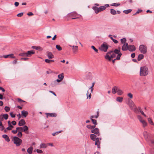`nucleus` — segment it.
<instances>
[{
	"instance_id": "1",
	"label": "nucleus",
	"mask_w": 154,
	"mask_h": 154,
	"mask_svg": "<svg viewBox=\"0 0 154 154\" xmlns=\"http://www.w3.org/2000/svg\"><path fill=\"white\" fill-rule=\"evenodd\" d=\"M119 49H115L113 51H110L107 52L105 57V59L110 61L112 58L116 57V54H117L118 55L116 57V59L118 60H119L120 57L122 55V54L120 52V48L119 47Z\"/></svg>"
},
{
	"instance_id": "2",
	"label": "nucleus",
	"mask_w": 154,
	"mask_h": 154,
	"mask_svg": "<svg viewBox=\"0 0 154 154\" xmlns=\"http://www.w3.org/2000/svg\"><path fill=\"white\" fill-rule=\"evenodd\" d=\"M96 137L97 136L94 134H92L90 135V138L91 139L94 141L95 140V145L97 146L98 148H100V140H101V139H100L98 138H96Z\"/></svg>"
},
{
	"instance_id": "3",
	"label": "nucleus",
	"mask_w": 154,
	"mask_h": 154,
	"mask_svg": "<svg viewBox=\"0 0 154 154\" xmlns=\"http://www.w3.org/2000/svg\"><path fill=\"white\" fill-rule=\"evenodd\" d=\"M149 73L148 68L146 66H143L140 68V75L141 76H146Z\"/></svg>"
},
{
	"instance_id": "4",
	"label": "nucleus",
	"mask_w": 154,
	"mask_h": 154,
	"mask_svg": "<svg viewBox=\"0 0 154 154\" xmlns=\"http://www.w3.org/2000/svg\"><path fill=\"white\" fill-rule=\"evenodd\" d=\"M12 141L15 144L16 146H19L22 143V140L20 139L18 137L14 136L12 139Z\"/></svg>"
},
{
	"instance_id": "5",
	"label": "nucleus",
	"mask_w": 154,
	"mask_h": 154,
	"mask_svg": "<svg viewBox=\"0 0 154 154\" xmlns=\"http://www.w3.org/2000/svg\"><path fill=\"white\" fill-rule=\"evenodd\" d=\"M108 48V46L107 43L103 42L99 47V49L101 51L106 52Z\"/></svg>"
},
{
	"instance_id": "6",
	"label": "nucleus",
	"mask_w": 154,
	"mask_h": 154,
	"mask_svg": "<svg viewBox=\"0 0 154 154\" xmlns=\"http://www.w3.org/2000/svg\"><path fill=\"white\" fill-rule=\"evenodd\" d=\"M147 49L146 46L143 45H140L139 47V51L143 54H145L146 53Z\"/></svg>"
},
{
	"instance_id": "7",
	"label": "nucleus",
	"mask_w": 154,
	"mask_h": 154,
	"mask_svg": "<svg viewBox=\"0 0 154 154\" xmlns=\"http://www.w3.org/2000/svg\"><path fill=\"white\" fill-rule=\"evenodd\" d=\"M128 105L131 109H133L135 107V105L133 101L131 100H128Z\"/></svg>"
},
{
	"instance_id": "8",
	"label": "nucleus",
	"mask_w": 154,
	"mask_h": 154,
	"mask_svg": "<svg viewBox=\"0 0 154 154\" xmlns=\"http://www.w3.org/2000/svg\"><path fill=\"white\" fill-rule=\"evenodd\" d=\"M69 16L74 17L72 18V19H76L79 18V17H78V16H79V15L77 14L76 12H73L69 14Z\"/></svg>"
},
{
	"instance_id": "9",
	"label": "nucleus",
	"mask_w": 154,
	"mask_h": 154,
	"mask_svg": "<svg viewBox=\"0 0 154 154\" xmlns=\"http://www.w3.org/2000/svg\"><path fill=\"white\" fill-rule=\"evenodd\" d=\"M72 52L74 54H76L78 51V47L77 46H72Z\"/></svg>"
},
{
	"instance_id": "10",
	"label": "nucleus",
	"mask_w": 154,
	"mask_h": 154,
	"mask_svg": "<svg viewBox=\"0 0 154 154\" xmlns=\"http://www.w3.org/2000/svg\"><path fill=\"white\" fill-rule=\"evenodd\" d=\"M128 50L130 51H134L135 50L136 48L134 45H130L128 46Z\"/></svg>"
},
{
	"instance_id": "11",
	"label": "nucleus",
	"mask_w": 154,
	"mask_h": 154,
	"mask_svg": "<svg viewBox=\"0 0 154 154\" xmlns=\"http://www.w3.org/2000/svg\"><path fill=\"white\" fill-rule=\"evenodd\" d=\"M47 55L49 59H52L54 57V56L51 52L48 51L47 52Z\"/></svg>"
},
{
	"instance_id": "12",
	"label": "nucleus",
	"mask_w": 154,
	"mask_h": 154,
	"mask_svg": "<svg viewBox=\"0 0 154 154\" xmlns=\"http://www.w3.org/2000/svg\"><path fill=\"white\" fill-rule=\"evenodd\" d=\"M91 132V133H93L95 134H98V135H100L99 130L98 128H96L92 130Z\"/></svg>"
},
{
	"instance_id": "13",
	"label": "nucleus",
	"mask_w": 154,
	"mask_h": 154,
	"mask_svg": "<svg viewBox=\"0 0 154 154\" xmlns=\"http://www.w3.org/2000/svg\"><path fill=\"white\" fill-rule=\"evenodd\" d=\"M128 46L127 43H125L123 45L122 47V50L123 51H126L128 49Z\"/></svg>"
},
{
	"instance_id": "14",
	"label": "nucleus",
	"mask_w": 154,
	"mask_h": 154,
	"mask_svg": "<svg viewBox=\"0 0 154 154\" xmlns=\"http://www.w3.org/2000/svg\"><path fill=\"white\" fill-rule=\"evenodd\" d=\"M3 57L5 58H7L8 57H10L11 58H15V57L14 56V54H8L7 55H4L3 56Z\"/></svg>"
},
{
	"instance_id": "15",
	"label": "nucleus",
	"mask_w": 154,
	"mask_h": 154,
	"mask_svg": "<svg viewBox=\"0 0 154 154\" xmlns=\"http://www.w3.org/2000/svg\"><path fill=\"white\" fill-rule=\"evenodd\" d=\"M26 124L25 120L23 119H21L19 122L18 125L20 126H22Z\"/></svg>"
},
{
	"instance_id": "16",
	"label": "nucleus",
	"mask_w": 154,
	"mask_h": 154,
	"mask_svg": "<svg viewBox=\"0 0 154 154\" xmlns=\"http://www.w3.org/2000/svg\"><path fill=\"white\" fill-rule=\"evenodd\" d=\"M28 114V112L25 110H23L21 111V115L22 116L26 117Z\"/></svg>"
},
{
	"instance_id": "17",
	"label": "nucleus",
	"mask_w": 154,
	"mask_h": 154,
	"mask_svg": "<svg viewBox=\"0 0 154 154\" xmlns=\"http://www.w3.org/2000/svg\"><path fill=\"white\" fill-rule=\"evenodd\" d=\"M35 53V52L33 50H32L30 51H28L26 52L27 55H28L27 57H29L31 56V55L32 54H33Z\"/></svg>"
},
{
	"instance_id": "18",
	"label": "nucleus",
	"mask_w": 154,
	"mask_h": 154,
	"mask_svg": "<svg viewBox=\"0 0 154 154\" xmlns=\"http://www.w3.org/2000/svg\"><path fill=\"white\" fill-rule=\"evenodd\" d=\"M48 146L47 144H46L45 143H42L40 145V148H46Z\"/></svg>"
},
{
	"instance_id": "19",
	"label": "nucleus",
	"mask_w": 154,
	"mask_h": 154,
	"mask_svg": "<svg viewBox=\"0 0 154 154\" xmlns=\"http://www.w3.org/2000/svg\"><path fill=\"white\" fill-rule=\"evenodd\" d=\"M2 137L5 139L6 141L9 142L10 141V139L8 136L6 134H4L2 135Z\"/></svg>"
},
{
	"instance_id": "20",
	"label": "nucleus",
	"mask_w": 154,
	"mask_h": 154,
	"mask_svg": "<svg viewBox=\"0 0 154 154\" xmlns=\"http://www.w3.org/2000/svg\"><path fill=\"white\" fill-rule=\"evenodd\" d=\"M118 87L116 86H114L113 87L112 89V92L113 94H115L117 92Z\"/></svg>"
},
{
	"instance_id": "21",
	"label": "nucleus",
	"mask_w": 154,
	"mask_h": 154,
	"mask_svg": "<svg viewBox=\"0 0 154 154\" xmlns=\"http://www.w3.org/2000/svg\"><path fill=\"white\" fill-rule=\"evenodd\" d=\"M23 131L25 132L26 134H28V132L27 131L28 130V128L26 125H24L23 127Z\"/></svg>"
},
{
	"instance_id": "22",
	"label": "nucleus",
	"mask_w": 154,
	"mask_h": 154,
	"mask_svg": "<svg viewBox=\"0 0 154 154\" xmlns=\"http://www.w3.org/2000/svg\"><path fill=\"white\" fill-rule=\"evenodd\" d=\"M123 98L121 97H118L116 99V101L120 103H122L123 101Z\"/></svg>"
},
{
	"instance_id": "23",
	"label": "nucleus",
	"mask_w": 154,
	"mask_h": 154,
	"mask_svg": "<svg viewBox=\"0 0 154 154\" xmlns=\"http://www.w3.org/2000/svg\"><path fill=\"white\" fill-rule=\"evenodd\" d=\"M117 92L118 95L120 96L121 95L123 94V92L122 90L118 88Z\"/></svg>"
},
{
	"instance_id": "24",
	"label": "nucleus",
	"mask_w": 154,
	"mask_h": 154,
	"mask_svg": "<svg viewBox=\"0 0 154 154\" xmlns=\"http://www.w3.org/2000/svg\"><path fill=\"white\" fill-rule=\"evenodd\" d=\"M33 150V147L32 146H30L29 148L27 149V152L29 154H31Z\"/></svg>"
},
{
	"instance_id": "25",
	"label": "nucleus",
	"mask_w": 154,
	"mask_h": 154,
	"mask_svg": "<svg viewBox=\"0 0 154 154\" xmlns=\"http://www.w3.org/2000/svg\"><path fill=\"white\" fill-rule=\"evenodd\" d=\"M144 57V55L142 54H140L138 57L137 60L138 61H140L142 59H143Z\"/></svg>"
},
{
	"instance_id": "26",
	"label": "nucleus",
	"mask_w": 154,
	"mask_h": 154,
	"mask_svg": "<svg viewBox=\"0 0 154 154\" xmlns=\"http://www.w3.org/2000/svg\"><path fill=\"white\" fill-rule=\"evenodd\" d=\"M140 122L142 123V124L143 125V127H145L147 126V123L146 122V121H145L144 120H143L141 121H140Z\"/></svg>"
},
{
	"instance_id": "27",
	"label": "nucleus",
	"mask_w": 154,
	"mask_h": 154,
	"mask_svg": "<svg viewBox=\"0 0 154 154\" xmlns=\"http://www.w3.org/2000/svg\"><path fill=\"white\" fill-rule=\"evenodd\" d=\"M57 84V83L56 82V81H54L52 82H51V85L52 87H54L56 86Z\"/></svg>"
},
{
	"instance_id": "28",
	"label": "nucleus",
	"mask_w": 154,
	"mask_h": 154,
	"mask_svg": "<svg viewBox=\"0 0 154 154\" xmlns=\"http://www.w3.org/2000/svg\"><path fill=\"white\" fill-rule=\"evenodd\" d=\"M58 78L59 79L62 80L64 78L63 74L62 73L60 74L59 75H58Z\"/></svg>"
},
{
	"instance_id": "29",
	"label": "nucleus",
	"mask_w": 154,
	"mask_h": 154,
	"mask_svg": "<svg viewBox=\"0 0 154 154\" xmlns=\"http://www.w3.org/2000/svg\"><path fill=\"white\" fill-rule=\"evenodd\" d=\"M87 127L90 129H94L95 127V125H94V126H91L90 125H87L86 126Z\"/></svg>"
},
{
	"instance_id": "30",
	"label": "nucleus",
	"mask_w": 154,
	"mask_h": 154,
	"mask_svg": "<svg viewBox=\"0 0 154 154\" xmlns=\"http://www.w3.org/2000/svg\"><path fill=\"white\" fill-rule=\"evenodd\" d=\"M32 48L33 49H35L36 50H41L42 49V48L41 47H39V46H33L32 47Z\"/></svg>"
},
{
	"instance_id": "31",
	"label": "nucleus",
	"mask_w": 154,
	"mask_h": 154,
	"mask_svg": "<svg viewBox=\"0 0 154 154\" xmlns=\"http://www.w3.org/2000/svg\"><path fill=\"white\" fill-rule=\"evenodd\" d=\"M110 13L112 15H115L116 14V11L112 9H110Z\"/></svg>"
},
{
	"instance_id": "32",
	"label": "nucleus",
	"mask_w": 154,
	"mask_h": 154,
	"mask_svg": "<svg viewBox=\"0 0 154 154\" xmlns=\"http://www.w3.org/2000/svg\"><path fill=\"white\" fill-rule=\"evenodd\" d=\"M19 55L21 57H27L28 56L27 55L26 52H24L21 53H20L19 54Z\"/></svg>"
},
{
	"instance_id": "33",
	"label": "nucleus",
	"mask_w": 154,
	"mask_h": 154,
	"mask_svg": "<svg viewBox=\"0 0 154 154\" xmlns=\"http://www.w3.org/2000/svg\"><path fill=\"white\" fill-rule=\"evenodd\" d=\"M17 130V131L18 132V131H20L21 132H22L23 131V128L21 127H17L16 128Z\"/></svg>"
},
{
	"instance_id": "34",
	"label": "nucleus",
	"mask_w": 154,
	"mask_h": 154,
	"mask_svg": "<svg viewBox=\"0 0 154 154\" xmlns=\"http://www.w3.org/2000/svg\"><path fill=\"white\" fill-rule=\"evenodd\" d=\"M132 10L131 9H128L127 10H125L123 11V12L125 14H128L130 13Z\"/></svg>"
},
{
	"instance_id": "35",
	"label": "nucleus",
	"mask_w": 154,
	"mask_h": 154,
	"mask_svg": "<svg viewBox=\"0 0 154 154\" xmlns=\"http://www.w3.org/2000/svg\"><path fill=\"white\" fill-rule=\"evenodd\" d=\"M2 116L3 117V119L4 118L5 120L7 119L8 117V115L7 114L3 115Z\"/></svg>"
},
{
	"instance_id": "36",
	"label": "nucleus",
	"mask_w": 154,
	"mask_h": 154,
	"mask_svg": "<svg viewBox=\"0 0 154 154\" xmlns=\"http://www.w3.org/2000/svg\"><path fill=\"white\" fill-rule=\"evenodd\" d=\"M54 60H49L48 59H46L45 60V61L48 63H49L50 62H54Z\"/></svg>"
},
{
	"instance_id": "37",
	"label": "nucleus",
	"mask_w": 154,
	"mask_h": 154,
	"mask_svg": "<svg viewBox=\"0 0 154 154\" xmlns=\"http://www.w3.org/2000/svg\"><path fill=\"white\" fill-rule=\"evenodd\" d=\"M56 48L59 51L62 50V48L60 45H57L56 46Z\"/></svg>"
},
{
	"instance_id": "38",
	"label": "nucleus",
	"mask_w": 154,
	"mask_h": 154,
	"mask_svg": "<svg viewBox=\"0 0 154 154\" xmlns=\"http://www.w3.org/2000/svg\"><path fill=\"white\" fill-rule=\"evenodd\" d=\"M92 121L94 125H95L97 124V121L96 120L93 119H90Z\"/></svg>"
},
{
	"instance_id": "39",
	"label": "nucleus",
	"mask_w": 154,
	"mask_h": 154,
	"mask_svg": "<svg viewBox=\"0 0 154 154\" xmlns=\"http://www.w3.org/2000/svg\"><path fill=\"white\" fill-rule=\"evenodd\" d=\"M5 128L4 127L2 123H0V130L3 131Z\"/></svg>"
},
{
	"instance_id": "40",
	"label": "nucleus",
	"mask_w": 154,
	"mask_h": 154,
	"mask_svg": "<svg viewBox=\"0 0 154 154\" xmlns=\"http://www.w3.org/2000/svg\"><path fill=\"white\" fill-rule=\"evenodd\" d=\"M62 131H57V132H56L55 133H52V135L53 136H54L57 135L60 132H61Z\"/></svg>"
},
{
	"instance_id": "41",
	"label": "nucleus",
	"mask_w": 154,
	"mask_h": 154,
	"mask_svg": "<svg viewBox=\"0 0 154 154\" xmlns=\"http://www.w3.org/2000/svg\"><path fill=\"white\" fill-rule=\"evenodd\" d=\"M48 116H50L56 117V114L55 113H49Z\"/></svg>"
},
{
	"instance_id": "42",
	"label": "nucleus",
	"mask_w": 154,
	"mask_h": 154,
	"mask_svg": "<svg viewBox=\"0 0 154 154\" xmlns=\"http://www.w3.org/2000/svg\"><path fill=\"white\" fill-rule=\"evenodd\" d=\"M100 8L101 11L104 10L106 8V7L104 6H101L100 7Z\"/></svg>"
},
{
	"instance_id": "43",
	"label": "nucleus",
	"mask_w": 154,
	"mask_h": 154,
	"mask_svg": "<svg viewBox=\"0 0 154 154\" xmlns=\"http://www.w3.org/2000/svg\"><path fill=\"white\" fill-rule=\"evenodd\" d=\"M92 8L94 11L95 13L97 14V11L98 7L96 6H94Z\"/></svg>"
},
{
	"instance_id": "44",
	"label": "nucleus",
	"mask_w": 154,
	"mask_h": 154,
	"mask_svg": "<svg viewBox=\"0 0 154 154\" xmlns=\"http://www.w3.org/2000/svg\"><path fill=\"white\" fill-rule=\"evenodd\" d=\"M126 41V39L125 38H123L121 39V42L122 44H125Z\"/></svg>"
},
{
	"instance_id": "45",
	"label": "nucleus",
	"mask_w": 154,
	"mask_h": 154,
	"mask_svg": "<svg viewBox=\"0 0 154 154\" xmlns=\"http://www.w3.org/2000/svg\"><path fill=\"white\" fill-rule=\"evenodd\" d=\"M22 132H21L20 131H18L17 135L19 137H21L22 136Z\"/></svg>"
},
{
	"instance_id": "46",
	"label": "nucleus",
	"mask_w": 154,
	"mask_h": 154,
	"mask_svg": "<svg viewBox=\"0 0 154 154\" xmlns=\"http://www.w3.org/2000/svg\"><path fill=\"white\" fill-rule=\"evenodd\" d=\"M94 84H95V83L94 82H93L92 83V85L90 88V89H91V93H92V92H93V89H94L93 87H94Z\"/></svg>"
},
{
	"instance_id": "47",
	"label": "nucleus",
	"mask_w": 154,
	"mask_h": 154,
	"mask_svg": "<svg viewBox=\"0 0 154 154\" xmlns=\"http://www.w3.org/2000/svg\"><path fill=\"white\" fill-rule=\"evenodd\" d=\"M5 109L6 112H8L10 110V108L7 106H6L5 107Z\"/></svg>"
},
{
	"instance_id": "48",
	"label": "nucleus",
	"mask_w": 154,
	"mask_h": 154,
	"mask_svg": "<svg viewBox=\"0 0 154 154\" xmlns=\"http://www.w3.org/2000/svg\"><path fill=\"white\" fill-rule=\"evenodd\" d=\"M127 96L128 97H129L131 99L133 98V95L131 93H129L128 94Z\"/></svg>"
},
{
	"instance_id": "49",
	"label": "nucleus",
	"mask_w": 154,
	"mask_h": 154,
	"mask_svg": "<svg viewBox=\"0 0 154 154\" xmlns=\"http://www.w3.org/2000/svg\"><path fill=\"white\" fill-rule=\"evenodd\" d=\"M91 48H92L96 52H98V50L96 49L95 47L94 46H91Z\"/></svg>"
},
{
	"instance_id": "50",
	"label": "nucleus",
	"mask_w": 154,
	"mask_h": 154,
	"mask_svg": "<svg viewBox=\"0 0 154 154\" xmlns=\"http://www.w3.org/2000/svg\"><path fill=\"white\" fill-rule=\"evenodd\" d=\"M137 118L140 122L143 120L142 117L140 115H138Z\"/></svg>"
},
{
	"instance_id": "51",
	"label": "nucleus",
	"mask_w": 154,
	"mask_h": 154,
	"mask_svg": "<svg viewBox=\"0 0 154 154\" xmlns=\"http://www.w3.org/2000/svg\"><path fill=\"white\" fill-rule=\"evenodd\" d=\"M10 115L12 118H14L15 117V114H14L13 112H10Z\"/></svg>"
},
{
	"instance_id": "52",
	"label": "nucleus",
	"mask_w": 154,
	"mask_h": 154,
	"mask_svg": "<svg viewBox=\"0 0 154 154\" xmlns=\"http://www.w3.org/2000/svg\"><path fill=\"white\" fill-rule=\"evenodd\" d=\"M148 120L150 124H151V125H152L153 124V123L151 119H150L149 118H148Z\"/></svg>"
},
{
	"instance_id": "53",
	"label": "nucleus",
	"mask_w": 154,
	"mask_h": 154,
	"mask_svg": "<svg viewBox=\"0 0 154 154\" xmlns=\"http://www.w3.org/2000/svg\"><path fill=\"white\" fill-rule=\"evenodd\" d=\"M36 151L37 152L39 153H42L43 152L40 149H37Z\"/></svg>"
},
{
	"instance_id": "54",
	"label": "nucleus",
	"mask_w": 154,
	"mask_h": 154,
	"mask_svg": "<svg viewBox=\"0 0 154 154\" xmlns=\"http://www.w3.org/2000/svg\"><path fill=\"white\" fill-rule=\"evenodd\" d=\"M4 120L3 117L2 115H0V123H2V121Z\"/></svg>"
},
{
	"instance_id": "55",
	"label": "nucleus",
	"mask_w": 154,
	"mask_h": 154,
	"mask_svg": "<svg viewBox=\"0 0 154 154\" xmlns=\"http://www.w3.org/2000/svg\"><path fill=\"white\" fill-rule=\"evenodd\" d=\"M119 5V4L116 3H113L112 4V5L115 7H117Z\"/></svg>"
},
{
	"instance_id": "56",
	"label": "nucleus",
	"mask_w": 154,
	"mask_h": 154,
	"mask_svg": "<svg viewBox=\"0 0 154 154\" xmlns=\"http://www.w3.org/2000/svg\"><path fill=\"white\" fill-rule=\"evenodd\" d=\"M98 115H97L96 116H91L90 119H92L93 118H97L98 117Z\"/></svg>"
},
{
	"instance_id": "57",
	"label": "nucleus",
	"mask_w": 154,
	"mask_h": 154,
	"mask_svg": "<svg viewBox=\"0 0 154 154\" xmlns=\"http://www.w3.org/2000/svg\"><path fill=\"white\" fill-rule=\"evenodd\" d=\"M18 101L19 102H20V103H21L22 102H25V101H23V100L21 99L20 98H18L17 99Z\"/></svg>"
},
{
	"instance_id": "58",
	"label": "nucleus",
	"mask_w": 154,
	"mask_h": 154,
	"mask_svg": "<svg viewBox=\"0 0 154 154\" xmlns=\"http://www.w3.org/2000/svg\"><path fill=\"white\" fill-rule=\"evenodd\" d=\"M88 91H87V98H88V97H89V99H90L91 97V93H90L88 96Z\"/></svg>"
},
{
	"instance_id": "59",
	"label": "nucleus",
	"mask_w": 154,
	"mask_h": 154,
	"mask_svg": "<svg viewBox=\"0 0 154 154\" xmlns=\"http://www.w3.org/2000/svg\"><path fill=\"white\" fill-rule=\"evenodd\" d=\"M29 58L27 57L21 58L20 59L21 60H23L24 61H26L28 60Z\"/></svg>"
},
{
	"instance_id": "60",
	"label": "nucleus",
	"mask_w": 154,
	"mask_h": 154,
	"mask_svg": "<svg viewBox=\"0 0 154 154\" xmlns=\"http://www.w3.org/2000/svg\"><path fill=\"white\" fill-rule=\"evenodd\" d=\"M23 15V13H20L18 14L17 15V16L18 17H21Z\"/></svg>"
},
{
	"instance_id": "61",
	"label": "nucleus",
	"mask_w": 154,
	"mask_h": 154,
	"mask_svg": "<svg viewBox=\"0 0 154 154\" xmlns=\"http://www.w3.org/2000/svg\"><path fill=\"white\" fill-rule=\"evenodd\" d=\"M11 132L13 133L14 134H15L17 133V129L16 128V130H12L11 131Z\"/></svg>"
},
{
	"instance_id": "62",
	"label": "nucleus",
	"mask_w": 154,
	"mask_h": 154,
	"mask_svg": "<svg viewBox=\"0 0 154 154\" xmlns=\"http://www.w3.org/2000/svg\"><path fill=\"white\" fill-rule=\"evenodd\" d=\"M133 110L134 112H136L138 110L137 109V107L135 106V107L134 108V109H132Z\"/></svg>"
},
{
	"instance_id": "63",
	"label": "nucleus",
	"mask_w": 154,
	"mask_h": 154,
	"mask_svg": "<svg viewBox=\"0 0 154 154\" xmlns=\"http://www.w3.org/2000/svg\"><path fill=\"white\" fill-rule=\"evenodd\" d=\"M11 124L13 125H15L16 124V122L14 121H13L11 122Z\"/></svg>"
},
{
	"instance_id": "64",
	"label": "nucleus",
	"mask_w": 154,
	"mask_h": 154,
	"mask_svg": "<svg viewBox=\"0 0 154 154\" xmlns=\"http://www.w3.org/2000/svg\"><path fill=\"white\" fill-rule=\"evenodd\" d=\"M140 112L141 113V114L142 115H143L144 117H146V115L144 114V113L143 112L142 110V111H140Z\"/></svg>"
}]
</instances>
